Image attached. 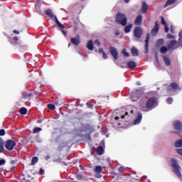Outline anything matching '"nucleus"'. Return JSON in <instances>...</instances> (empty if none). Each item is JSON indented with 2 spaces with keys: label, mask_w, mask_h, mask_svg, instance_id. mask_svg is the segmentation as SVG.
I'll list each match as a JSON object with an SVG mask.
<instances>
[{
  "label": "nucleus",
  "mask_w": 182,
  "mask_h": 182,
  "mask_svg": "<svg viewBox=\"0 0 182 182\" xmlns=\"http://www.w3.org/2000/svg\"><path fill=\"white\" fill-rule=\"evenodd\" d=\"M32 96H33V92L25 93L23 95L24 99H28L29 100H31V97H32Z\"/></svg>",
  "instance_id": "24"
},
{
  "label": "nucleus",
  "mask_w": 182,
  "mask_h": 182,
  "mask_svg": "<svg viewBox=\"0 0 182 182\" xmlns=\"http://www.w3.org/2000/svg\"><path fill=\"white\" fill-rule=\"evenodd\" d=\"M0 136H5V129H0Z\"/></svg>",
  "instance_id": "46"
},
{
  "label": "nucleus",
  "mask_w": 182,
  "mask_h": 182,
  "mask_svg": "<svg viewBox=\"0 0 182 182\" xmlns=\"http://www.w3.org/2000/svg\"><path fill=\"white\" fill-rule=\"evenodd\" d=\"M171 33H175L174 28L173 27V26H171Z\"/></svg>",
  "instance_id": "54"
},
{
  "label": "nucleus",
  "mask_w": 182,
  "mask_h": 182,
  "mask_svg": "<svg viewBox=\"0 0 182 182\" xmlns=\"http://www.w3.org/2000/svg\"><path fill=\"white\" fill-rule=\"evenodd\" d=\"M161 23L164 26H166L167 25V23H166V20L164 19V17H163V16L161 17Z\"/></svg>",
  "instance_id": "37"
},
{
  "label": "nucleus",
  "mask_w": 182,
  "mask_h": 182,
  "mask_svg": "<svg viewBox=\"0 0 182 182\" xmlns=\"http://www.w3.org/2000/svg\"><path fill=\"white\" fill-rule=\"evenodd\" d=\"M173 127L175 129V130H182V124L180 120H176L173 122Z\"/></svg>",
  "instance_id": "11"
},
{
  "label": "nucleus",
  "mask_w": 182,
  "mask_h": 182,
  "mask_svg": "<svg viewBox=\"0 0 182 182\" xmlns=\"http://www.w3.org/2000/svg\"><path fill=\"white\" fill-rule=\"evenodd\" d=\"M16 146V142L12 139H8L4 144V147L7 150H12Z\"/></svg>",
  "instance_id": "6"
},
{
  "label": "nucleus",
  "mask_w": 182,
  "mask_h": 182,
  "mask_svg": "<svg viewBox=\"0 0 182 182\" xmlns=\"http://www.w3.org/2000/svg\"><path fill=\"white\" fill-rule=\"evenodd\" d=\"M87 48L89 50H93V41L92 40L88 41Z\"/></svg>",
  "instance_id": "21"
},
{
  "label": "nucleus",
  "mask_w": 182,
  "mask_h": 182,
  "mask_svg": "<svg viewBox=\"0 0 182 182\" xmlns=\"http://www.w3.org/2000/svg\"><path fill=\"white\" fill-rule=\"evenodd\" d=\"M61 32L63 33L64 36H66V35H68V32L65 31V30H62Z\"/></svg>",
  "instance_id": "55"
},
{
  "label": "nucleus",
  "mask_w": 182,
  "mask_h": 182,
  "mask_svg": "<svg viewBox=\"0 0 182 182\" xmlns=\"http://www.w3.org/2000/svg\"><path fill=\"white\" fill-rule=\"evenodd\" d=\"M19 112L21 114H26L28 113V109L26 107H21Z\"/></svg>",
  "instance_id": "28"
},
{
  "label": "nucleus",
  "mask_w": 182,
  "mask_h": 182,
  "mask_svg": "<svg viewBox=\"0 0 182 182\" xmlns=\"http://www.w3.org/2000/svg\"><path fill=\"white\" fill-rule=\"evenodd\" d=\"M178 36L180 38L179 41H181V39H182V30L179 31Z\"/></svg>",
  "instance_id": "49"
},
{
  "label": "nucleus",
  "mask_w": 182,
  "mask_h": 182,
  "mask_svg": "<svg viewBox=\"0 0 182 182\" xmlns=\"http://www.w3.org/2000/svg\"><path fill=\"white\" fill-rule=\"evenodd\" d=\"M164 29H165L166 33H168L169 28L168 27H167V24L166 26H164Z\"/></svg>",
  "instance_id": "48"
},
{
  "label": "nucleus",
  "mask_w": 182,
  "mask_h": 182,
  "mask_svg": "<svg viewBox=\"0 0 182 182\" xmlns=\"http://www.w3.org/2000/svg\"><path fill=\"white\" fill-rule=\"evenodd\" d=\"M13 41H14V42H18V37L17 36L14 37Z\"/></svg>",
  "instance_id": "56"
},
{
  "label": "nucleus",
  "mask_w": 182,
  "mask_h": 182,
  "mask_svg": "<svg viewBox=\"0 0 182 182\" xmlns=\"http://www.w3.org/2000/svg\"><path fill=\"white\" fill-rule=\"evenodd\" d=\"M164 62L166 66H170V65H171V61L170 60V58L167 55L164 56Z\"/></svg>",
  "instance_id": "16"
},
{
  "label": "nucleus",
  "mask_w": 182,
  "mask_h": 182,
  "mask_svg": "<svg viewBox=\"0 0 182 182\" xmlns=\"http://www.w3.org/2000/svg\"><path fill=\"white\" fill-rule=\"evenodd\" d=\"M102 58H103V59H107V54H106V53H102Z\"/></svg>",
  "instance_id": "50"
},
{
  "label": "nucleus",
  "mask_w": 182,
  "mask_h": 182,
  "mask_svg": "<svg viewBox=\"0 0 182 182\" xmlns=\"http://www.w3.org/2000/svg\"><path fill=\"white\" fill-rule=\"evenodd\" d=\"M176 43H177V41L171 40L170 43L168 44V49H171L172 48H173Z\"/></svg>",
  "instance_id": "23"
},
{
  "label": "nucleus",
  "mask_w": 182,
  "mask_h": 182,
  "mask_svg": "<svg viewBox=\"0 0 182 182\" xmlns=\"http://www.w3.org/2000/svg\"><path fill=\"white\" fill-rule=\"evenodd\" d=\"M142 22H143V16H141V15H139L134 21V24L136 25L137 26H141Z\"/></svg>",
  "instance_id": "14"
},
{
  "label": "nucleus",
  "mask_w": 182,
  "mask_h": 182,
  "mask_svg": "<svg viewBox=\"0 0 182 182\" xmlns=\"http://www.w3.org/2000/svg\"><path fill=\"white\" fill-rule=\"evenodd\" d=\"M97 154L99 156H102V154H105V149H103V146H99L97 148Z\"/></svg>",
  "instance_id": "18"
},
{
  "label": "nucleus",
  "mask_w": 182,
  "mask_h": 182,
  "mask_svg": "<svg viewBox=\"0 0 182 182\" xmlns=\"http://www.w3.org/2000/svg\"><path fill=\"white\" fill-rule=\"evenodd\" d=\"M114 33L116 36H119L120 35V32H119V31H116Z\"/></svg>",
  "instance_id": "58"
},
{
  "label": "nucleus",
  "mask_w": 182,
  "mask_h": 182,
  "mask_svg": "<svg viewBox=\"0 0 182 182\" xmlns=\"http://www.w3.org/2000/svg\"><path fill=\"white\" fill-rule=\"evenodd\" d=\"M132 54L133 56H139V50L137 48H132Z\"/></svg>",
  "instance_id": "25"
},
{
  "label": "nucleus",
  "mask_w": 182,
  "mask_h": 182,
  "mask_svg": "<svg viewBox=\"0 0 182 182\" xmlns=\"http://www.w3.org/2000/svg\"><path fill=\"white\" fill-rule=\"evenodd\" d=\"M63 147H66V144L63 143V144H60L58 147V151H62V150H63Z\"/></svg>",
  "instance_id": "31"
},
{
  "label": "nucleus",
  "mask_w": 182,
  "mask_h": 182,
  "mask_svg": "<svg viewBox=\"0 0 182 182\" xmlns=\"http://www.w3.org/2000/svg\"><path fill=\"white\" fill-rule=\"evenodd\" d=\"M171 167H172L174 174L177 176L179 178H181L182 175H181V166L178 164L177 162V160L175 159H171Z\"/></svg>",
  "instance_id": "2"
},
{
  "label": "nucleus",
  "mask_w": 182,
  "mask_h": 182,
  "mask_svg": "<svg viewBox=\"0 0 182 182\" xmlns=\"http://www.w3.org/2000/svg\"><path fill=\"white\" fill-rule=\"evenodd\" d=\"M179 43L181 44V46H182V41H180V40H179Z\"/></svg>",
  "instance_id": "64"
},
{
  "label": "nucleus",
  "mask_w": 182,
  "mask_h": 182,
  "mask_svg": "<svg viewBox=\"0 0 182 182\" xmlns=\"http://www.w3.org/2000/svg\"><path fill=\"white\" fill-rule=\"evenodd\" d=\"M46 15H48L50 18H54L55 22L60 29H65V26L59 22V20H58V17L56 16L53 15V13L52 12V10L50 9H47L45 11Z\"/></svg>",
  "instance_id": "4"
},
{
  "label": "nucleus",
  "mask_w": 182,
  "mask_h": 182,
  "mask_svg": "<svg viewBox=\"0 0 182 182\" xmlns=\"http://www.w3.org/2000/svg\"><path fill=\"white\" fill-rule=\"evenodd\" d=\"M159 103L157 102V98L155 97H151L147 100L145 104V107H142L141 110L142 112H150V110H153L154 107H157Z\"/></svg>",
  "instance_id": "1"
},
{
  "label": "nucleus",
  "mask_w": 182,
  "mask_h": 182,
  "mask_svg": "<svg viewBox=\"0 0 182 182\" xmlns=\"http://www.w3.org/2000/svg\"><path fill=\"white\" fill-rule=\"evenodd\" d=\"M47 107H48V109H50V110H55V105L53 104H48L47 105Z\"/></svg>",
  "instance_id": "33"
},
{
  "label": "nucleus",
  "mask_w": 182,
  "mask_h": 182,
  "mask_svg": "<svg viewBox=\"0 0 182 182\" xmlns=\"http://www.w3.org/2000/svg\"><path fill=\"white\" fill-rule=\"evenodd\" d=\"M98 52H99V53H102V54L105 53V51L103 50V48H102L98 49Z\"/></svg>",
  "instance_id": "51"
},
{
  "label": "nucleus",
  "mask_w": 182,
  "mask_h": 182,
  "mask_svg": "<svg viewBox=\"0 0 182 182\" xmlns=\"http://www.w3.org/2000/svg\"><path fill=\"white\" fill-rule=\"evenodd\" d=\"M125 4H129L130 2V0H124Z\"/></svg>",
  "instance_id": "59"
},
{
  "label": "nucleus",
  "mask_w": 182,
  "mask_h": 182,
  "mask_svg": "<svg viewBox=\"0 0 182 182\" xmlns=\"http://www.w3.org/2000/svg\"><path fill=\"white\" fill-rule=\"evenodd\" d=\"M130 97L132 102H137V100L141 97V91L136 90L132 92L130 95Z\"/></svg>",
  "instance_id": "5"
},
{
  "label": "nucleus",
  "mask_w": 182,
  "mask_h": 182,
  "mask_svg": "<svg viewBox=\"0 0 182 182\" xmlns=\"http://www.w3.org/2000/svg\"><path fill=\"white\" fill-rule=\"evenodd\" d=\"M159 29H160V26L159 25V22L156 21L154 28H153L151 31L152 36H156V35L159 33Z\"/></svg>",
  "instance_id": "10"
},
{
  "label": "nucleus",
  "mask_w": 182,
  "mask_h": 182,
  "mask_svg": "<svg viewBox=\"0 0 182 182\" xmlns=\"http://www.w3.org/2000/svg\"><path fill=\"white\" fill-rule=\"evenodd\" d=\"M177 0H167L164 5V8H167V6H170V5H173V4H176Z\"/></svg>",
  "instance_id": "20"
},
{
  "label": "nucleus",
  "mask_w": 182,
  "mask_h": 182,
  "mask_svg": "<svg viewBox=\"0 0 182 182\" xmlns=\"http://www.w3.org/2000/svg\"><path fill=\"white\" fill-rule=\"evenodd\" d=\"M132 28H133V24H129L127 26H125V28H124L125 33H129V32L132 31Z\"/></svg>",
  "instance_id": "22"
},
{
  "label": "nucleus",
  "mask_w": 182,
  "mask_h": 182,
  "mask_svg": "<svg viewBox=\"0 0 182 182\" xmlns=\"http://www.w3.org/2000/svg\"><path fill=\"white\" fill-rule=\"evenodd\" d=\"M0 146H4V140L0 137Z\"/></svg>",
  "instance_id": "53"
},
{
  "label": "nucleus",
  "mask_w": 182,
  "mask_h": 182,
  "mask_svg": "<svg viewBox=\"0 0 182 182\" xmlns=\"http://www.w3.org/2000/svg\"><path fill=\"white\" fill-rule=\"evenodd\" d=\"M115 22L122 26H126L127 25V17L125 14L119 12L116 14Z\"/></svg>",
  "instance_id": "3"
},
{
  "label": "nucleus",
  "mask_w": 182,
  "mask_h": 182,
  "mask_svg": "<svg viewBox=\"0 0 182 182\" xmlns=\"http://www.w3.org/2000/svg\"><path fill=\"white\" fill-rule=\"evenodd\" d=\"M166 103H168V105H171V103H173V98L171 97H168Z\"/></svg>",
  "instance_id": "36"
},
{
  "label": "nucleus",
  "mask_w": 182,
  "mask_h": 182,
  "mask_svg": "<svg viewBox=\"0 0 182 182\" xmlns=\"http://www.w3.org/2000/svg\"><path fill=\"white\" fill-rule=\"evenodd\" d=\"M134 35L135 38H138L139 39H140V38L143 36V30H141V28L136 27L134 31Z\"/></svg>",
  "instance_id": "8"
},
{
  "label": "nucleus",
  "mask_w": 182,
  "mask_h": 182,
  "mask_svg": "<svg viewBox=\"0 0 182 182\" xmlns=\"http://www.w3.org/2000/svg\"><path fill=\"white\" fill-rule=\"evenodd\" d=\"M170 89L169 90H173V92H177V90H181V88H180V86H178V84L176 82H172L170 85Z\"/></svg>",
  "instance_id": "13"
},
{
  "label": "nucleus",
  "mask_w": 182,
  "mask_h": 182,
  "mask_svg": "<svg viewBox=\"0 0 182 182\" xmlns=\"http://www.w3.org/2000/svg\"><path fill=\"white\" fill-rule=\"evenodd\" d=\"M162 45H164V40L162 38L159 39L156 42V46H161Z\"/></svg>",
  "instance_id": "30"
},
{
  "label": "nucleus",
  "mask_w": 182,
  "mask_h": 182,
  "mask_svg": "<svg viewBox=\"0 0 182 182\" xmlns=\"http://www.w3.org/2000/svg\"><path fill=\"white\" fill-rule=\"evenodd\" d=\"M42 130V128L41 127H35L33 130V133H38V132H41Z\"/></svg>",
  "instance_id": "35"
},
{
  "label": "nucleus",
  "mask_w": 182,
  "mask_h": 182,
  "mask_svg": "<svg viewBox=\"0 0 182 182\" xmlns=\"http://www.w3.org/2000/svg\"><path fill=\"white\" fill-rule=\"evenodd\" d=\"M93 106H94V105L92 102L87 104V107H88V109H92L93 107Z\"/></svg>",
  "instance_id": "40"
},
{
  "label": "nucleus",
  "mask_w": 182,
  "mask_h": 182,
  "mask_svg": "<svg viewBox=\"0 0 182 182\" xmlns=\"http://www.w3.org/2000/svg\"><path fill=\"white\" fill-rule=\"evenodd\" d=\"M5 163H6L5 159H0V166H4Z\"/></svg>",
  "instance_id": "41"
},
{
  "label": "nucleus",
  "mask_w": 182,
  "mask_h": 182,
  "mask_svg": "<svg viewBox=\"0 0 182 182\" xmlns=\"http://www.w3.org/2000/svg\"><path fill=\"white\" fill-rule=\"evenodd\" d=\"M150 42V33L146 34V40H145V53L147 54L149 53V43Z\"/></svg>",
  "instance_id": "12"
},
{
  "label": "nucleus",
  "mask_w": 182,
  "mask_h": 182,
  "mask_svg": "<svg viewBox=\"0 0 182 182\" xmlns=\"http://www.w3.org/2000/svg\"><path fill=\"white\" fill-rule=\"evenodd\" d=\"M38 160L39 159L38 158V156L33 157L31 160V166H35V164L38 163Z\"/></svg>",
  "instance_id": "26"
},
{
  "label": "nucleus",
  "mask_w": 182,
  "mask_h": 182,
  "mask_svg": "<svg viewBox=\"0 0 182 182\" xmlns=\"http://www.w3.org/2000/svg\"><path fill=\"white\" fill-rule=\"evenodd\" d=\"M77 178L78 180H83V176H82V174H77Z\"/></svg>",
  "instance_id": "43"
},
{
  "label": "nucleus",
  "mask_w": 182,
  "mask_h": 182,
  "mask_svg": "<svg viewBox=\"0 0 182 182\" xmlns=\"http://www.w3.org/2000/svg\"><path fill=\"white\" fill-rule=\"evenodd\" d=\"M166 37L168 38V39H176V36L170 33H168Z\"/></svg>",
  "instance_id": "39"
},
{
  "label": "nucleus",
  "mask_w": 182,
  "mask_h": 182,
  "mask_svg": "<svg viewBox=\"0 0 182 182\" xmlns=\"http://www.w3.org/2000/svg\"><path fill=\"white\" fill-rule=\"evenodd\" d=\"M109 53L112 55V58H114V60H117L119 59V51L114 47L109 48Z\"/></svg>",
  "instance_id": "7"
},
{
  "label": "nucleus",
  "mask_w": 182,
  "mask_h": 182,
  "mask_svg": "<svg viewBox=\"0 0 182 182\" xmlns=\"http://www.w3.org/2000/svg\"><path fill=\"white\" fill-rule=\"evenodd\" d=\"M95 45H97V46H100V41L99 40H95L94 42Z\"/></svg>",
  "instance_id": "44"
},
{
  "label": "nucleus",
  "mask_w": 182,
  "mask_h": 182,
  "mask_svg": "<svg viewBox=\"0 0 182 182\" xmlns=\"http://www.w3.org/2000/svg\"><path fill=\"white\" fill-rule=\"evenodd\" d=\"M127 68L129 69H134L136 68V63L134 61H129L127 63Z\"/></svg>",
  "instance_id": "19"
},
{
  "label": "nucleus",
  "mask_w": 182,
  "mask_h": 182,
  "mask_svg": "<svg viewBox=\"0 0 182 182\" xmlns=\"http://www.w3.org/2000/svg\"><path fill=\"white\" fill-rule=\"evenodd\" d=\"M95 173H102L103 171V168L100 166H97L95 169Z\"/></svg>",
  "instance_id": "29"
},
{
  "label": "nucleus",
  "mask_w": 182,
  "mask_h": 182,
  "mask_svg": "<svg viewBox=\"0 0 182 182\" xmlns=\"http://www.w3.org/2000/svg\"><path fill=\"white\" fill-rule=\"evenodd\" d=\"M182 146V139H178L175 142V147H181Z\"/></svg>",
  "instance_id": "27"
},
{
  "label": "nucleus",
  "mask_w": 182,
  "mask_h": 182,
  "mask_svg": "<svg viewBox=\"0 0 182 182\" xmlns=\"http://www.w3.org/2000/svg\"><path fill=\"white\" fill-rule=\"evenodd\" d=\"M4 151V145H0V153H2Z\"/></svg>",
  "instance_id": "52"
},
{
  "label": "nucleus",
  "mask_w": 182,
  "mask_h": 182,
  "mask_svg": "<svg viewBox=\"0 0 182 182\" xmlns=\"http://www.w3.org/2000/svg\"><path fill=\"white\" fill-rule=\"evenodd\" d=\"M13 33H15L16 35H19V32L17 30H14Z\"/></svg>",
  "instance_id": "57"
},
{
  "label": "nucleus",
  "mask_w": 182,
  "mask_h": 182,
  "mask_svg": "<svg viewBox=\"0 0 182 182\" xmlns=\"http://www.w3.org/2000/svg\"><path fill=\"white\" fill-rule=\"evenodd\" d=\"M44 173H45V170H43V168H41L40 171H39V173L41 174V176H43Z\"/></svg>",
  "instance_id": "47"
},
{
  "label": "nucleus",
  "mask_w": 182,
  "mask_h": 182,
  "mask_svg": "<svg viewBox=\"0 0 182 182\" xmlns=\"http://www.w3.org/2000/svg\"><path fill=\"white\" fill-rule=\"evenodd\" d=\"M122 53L127 58H129V56H130V54L128 52L126 51V49H123Z\"/></svg>",
  "instance_id": "38"
},
{
  "label": "nucleus",
  "mask_w": 182,
  "mask_h": 182,
  "mask_svg": "<svg viewBox=\"0 0 182 182\" xmlns=\"http://www.w3.org/2000/svg\"><path fill=\"white\" fill-rule=\"evenodd\" d=\"M11 171H14V170H15V167H12V168H11Z\"/></svg>",
  "instance_id": "63"
},
{
  "label": "nucleus",
  "mask_w": 182,
  "mask_h": 182,
  "mask_svg": "<svg viewBox=\"0 0 182 182\" xmlns=\"http://www.w3.org/2000/svg\"><path fill=\"white\" fill-rule=\"evenodd\" d=\"M70 46H72V42L68 43V48H70Z\"/></svg>",
  "instance_id": "61"
},
{
  "label": "nucleus",
  "mask_w": 182,
  "mask_h": 182,
  "mask_svg": "<svg viewBox=\"0 0 182 182\" xmlns=\"http://www.w3.org/2000/svg\"><path fill=\"white\" fill-rule=\"evenodd\" d=\"M147 9H149V4L146 3V1H142L141 12H142V14H146V12H147Z\"/></svg>",
  "instance_id": "15"
},
{
  "label": "nucleus",
  "mask_w": 182,
  "mask_h": 182,
  "mask_svg": "<svg viewBox=\"0 0 182 182\" xmlns=\"http://www.w3.org/2000/svg\"><path fill=\"white\" fill-rule=\"evenodd\" d=\"M4 171V168H0V172Z\"/></svg>",
  "instance_id": "62"
},
{
  "label": "nucleus",
  "mask_w": 182,
  "mask_h": 182,
  "mask_svg": "<svg viewBox=\"0 0 182 182\" xmlns=\"http://www.w3.org/2000/svg\"><path fill=\"white\" fill-rule=\"evenodd\" d=\"M155 58H156V60L158 61L159 60V55H157V54H156Z\"/></svg>",
  "instance_id": "60"
},
{
  "label": "nucleus",
  "mask_w": 182,
  "mask_h": 182,
  "mask_svg": "<svg viewBox=\"0 0 182 182\" xmlns=\"http://www.w3.org/2000/svg\"><path fill=\"white\" fill-rule=\"evenodd\" d=\"M167 50H168L167 48H166V47H164V46H162V47L161 48V49H160L161 53H163V54L167 53Z\"/></svg>",
  "instance_id": "32"
},
{
  "label": "nucleus",
  "mask_w": 182,
  "mask_h": 182,
  "mask_svg": "<svg viewBox=\"0 0 182 182\" xmlns=\"http://www.w3.org/2000/svg\"><path fill=\"white\" fill-rule=\"evenodd\" d=\"M53 161H54V163H60V161H62V159L58 158L57 159H54Z\"/></svg>",
  "instance_id": "45"
},
{
  "label": "nucleus",
  "mask_w": 182,
  "mask_h": 182,
  "mask_svg": "<svg viewBox=\"0 0 182 182\" xmlns=\"http://www.w3.org/2000/svg\"><path fill=\"white\" fill-rule=\"evenodd\" d=\"M141 119H143V115L141 113H139L136 119L134 121V124H139L140 122H141Z\"/></svg>",
  "instance_id": "17"
},
{
  "label": "nucleus",
  "mask_w": 182,
  "mask_h": 182,
  "mask_svg": "<svg viewBox=\"0 0 182 182\" xmlns=\"http://www.w3.org/2000/svg\"><path fill=\"white\" fill-rule=\"evenodd\" d=\"M35 140L37 141V143H41L42 141V139H41L39 136H36Z\"/></svg>",
  "instance_id": "42"
},
{
  "label": "nucleus",
  "mask_w": 182,
  "mask_h": 182,
  "mask_svg": "<svg viewBox=\"0 0 182 182\" xmlns=\"http://www.w3.org/2000/svg\"><path fill=\"white\" fill-rule=\"evenodd\" d=\"M70 42L75 46H79V45H80V36L77 35L75 37L71 38Z\"/></svg>",
  "instance_id": "9"
},
{
  "label": "nucleus",
  "mask_w": 182,
  "mask_h": 182,
  "mask_svg": "<svg viewBox=\"0 0 182 182\" xmlns=\"http://www.w3.org/2000/svg\"><path fill=\"white\" fill-rule=\"evenodd\" d=\"M118 171L119 173H124V171H126V168H124V166H120L119 168H118Z\"/></svg>",
  "instance_id": "34"
}]
</instances>
